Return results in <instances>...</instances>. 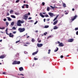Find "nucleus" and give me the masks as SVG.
<instances>
[{
    "mask_svg": "<svg viewBox=\"0 0 78 78\" xmlns=\"http://www.w3.org/2000/svg\"><path fill=\"white\" fill-rule=\"evenodd\" d=\"M58 22V20H56L53 23V25H55Z\"/></svg>",
    "mask_w": 78,
    "mask_h": 78,
    "instance_id": "obj_11",
    "label": "nucleus"
},
{
    "mask_svg": "<svg viewBox=\"0 0 78 78\" xmlns=\"http://www.w3.org/2000/svg\"><path fill=\"white\" fill-rule=\"evenodd\" d=\"M72 11H75V9H72Z\"/></svg>",
    "mask_w": 78,
    "mask_h": 78,
    "instance_id": "obj_59",
    "label": "nucleus"
},
{
    "mask_svg": "<svg viewBox=\"0 0 78 78\" xmlns=\"http://www.w3.org/2000/svg\"><path fill=\"white\" fill-rule=\"evenodd\" d=\"M35 32V33H38V30H36Z\"/></svg>",
    "mask_w": 78,
    "mask_h": 78,
    "instance_id": "obj_56",
    "label": "nucleus"
},
{
    "mask_svg": "<svg viewBox=\"0 0 78 78\" xmlns=\"http://www.w3.org/2000/svg\"><path fill=\"white\" fill-rule=\"evenodd\" d=\"M48 14L51 17H53V16L54 14L53 13H51V12H49L48 13Z\"/></svg>",
    "mask_w": 78,
    "mask_h": 78,
    "instance_id": "obj_4",
    "label": "nucleus"
},
{
    "mask_svg": "<svg viewBox=\"0 0 78 78\" xmlns=\"http://www.w3.org/2000/svg\"><path fill=\"white\" fill-rule=\"evenodd\" d=\"M9 37H12L13 38V37H14V35L13 34H12L11 33H10L9 35Z\"/></svg>",
    "mask_w": 78,
    "mask_h": 78,
    "instance_id": "obj_7",
    "label": "nucleus"
},
{
    "mask_svg": "<svg viewBox=\"0 0 78 78\" xmlns=\"http://www.w3.org/2000/svg\"><path fill=\"white\" fill-rule=\"evenodd\" d=\"M30 43H25L26 44H27L28 45H29V44H30Z\"/></svg>",
    "mask_w": 78,
    "mask_h": 78,
    "instance_id": "obj_46",
    "label": "nucleus"
},
{
    "mask_svg": "<svg viewBox=\"0 0 78 78\" xmlns=\"http://www.w3.org/2000/svg\"><path fill=\"white\" fill-rule=\"evenodd\" d=\"M2 74H4V75H7V74L5 72L2 73Z\"/></svg>",
    "mask_w": 78,
    "mask_h": 78,
    "instance_id": "obj_34",
    "label": "nucleus"
},
{
    "mask_svg": "<svg viewBox=\"0 0 78 78\" xmlns=\"http://www.w3.org/2000/svg\"><path fill=\"white\" fill-rule=\"evenodd\" d=\"M5 28V27H3L2 28L0 27V29H1V30H4Z\"/></svg>",
    "mask_w": 78,
    "mask_h": 78,
    "instance_id": "obj_32",
    "label": "nucleus"
},
{
    "mask_svg": "<svg viewBox=\"0 0 78 78\" xmlns=\"http://www.w3.org/2000/svg\"><path fill=\"white\" fill-rule=\"evenodd\" d=\"M75 30L76 31V30H78V27L75 28Z\"/></svg>",
    "mask_w": 78,
    "mask_h": 78,
    "instance_id": "obj_39",
    "label": "nucleus"
},
{
    "mask_svg": "<svg viewBox=\"0 0 78 78\" xmlns=\"http://www.w3.org/2000/svg\"><path fill=\"white\" fill-rule=\"evenodd\" d=\"M49 27V26L48 25H46L44 26V28H48Z\"/></svg>",
    "mask_w": 78,
    "mask_h": 78,
    "instance_id": "obj_23",
    "label": "nucleus"
},
{
    "mask_svg": "<svg viewBox=\"0 0 78 78\" xmlns=\"http://www.w3.org/2000/svg\"><path fill=\"white\" fill-rule=\"evenodd\" d=\"M40 16H41L42 17H44V15H42V13H40Z\"/></svg>",
    "mask_w": 78,
    "mask_h": 78,
    "instance_id": "obj_15",
    "label": "nucleus"
},
{
    "mask_svg": "<svg viewBox=\"0 0 78 78\" xmlns=\"http://www.w3.org/2000/svg\"><path fill=\"white\" fill-rule=\"evenodd\" d=\"M6 34H7V35H9V34H8V32H6Z\"/></svg>",
    "mask_w": 78,
    "mask_h": 78,
    "instance_id": "obj_48",
    "label": "nucleus"
},
{
    "mask_svg": "<svg viewBox=\"0 0 78 78\" xmlns=\"http://www.w3.org/2000/svg\"><path fill=\"white\" fill-rule=\"evenodd\" d=\"M0 42H2V40H0Z\"/></svg>",
    "mask_w": 78,
    "mask_h": 78,
    "instance_id": "obj_60",
    "label": "nucleus"
},
{
    "mask_svg": "<svg viewBox=\"0 0 78 78\" xmlns=\"http://www.w3.org/2000/svg\"><path fill=\"white\" fill-rule=\"evenodd\" d=\"M14 12V11L13 10H11L10 11V14H12V12Z\"/></svg>",
    "mask_w": 78,
    "mask_h": 78,
    "instance_id": "obj_22",
    "label": "nucleus"
},
{
    "mask_svg": "<svg viewBox=\"0 0 78 78\" xmlns=\"http://www.w3.org/2000/svg\"><path fill=\"white\" fill-rule=\"evenodd\" d=\"M58 49H59L58 48H57V49L54 51L55 52H56V51H57Z\"/></svg>",
    "mask_w": 78,
    "mask_h": 78,
    "instance_id": "obj_29",
    "label": "nucleus"
},
{
    "mask_svg": "<svg viewBox=\"0 0 78 78\" xmlns=\"http://www.w3.org/2000/svg\"><path fill=\"white\" fill-rule=\"evenodd\" d=\"M50 7H51V8H52V9H54L55 8V7H53V6H50Z\"/></svg>",
    "mask_w": 78,
    "mask_h": 78,
    "instance_id": "obj_43",
    "label": "nucleus"
},
{
    "mask_svg": "<svg viewBox=\"0 0 78 78\" xmlns=\"http://www.w3.org/2000/svg\"><path fill=\"white\" fill-rule=\"evenodd\" d=\"M15 14H16V15H19V14H20V13L19 12H15Z\"/></svg>",
    "mask_w": 78,
    "mask_h": 78,
    "instance_id": "obj_24",
    "label": "nucleus"
},
{
    "mask_svg": "<svg viewBox=\"0 0 78 78\" xmlns=\"http://www.w3.org/2000/svg\"><path fill=\"white\" fill-rule=\"evenodd\" d=\"M7 19H8V20H9V21H11V18H10V17H7Z\"/></svg>",
    "mask_w": 78,
    "mask_h": 78,
    "instance_id": "obj_20",
    "label": "nucleus"
},
{
    "mask_svg": "<svg viewBox=\"0 0 78 78\" xmlns=\"http://www.w3.org/2000/svg\"><path fill=\"white\" fill-rule=\"evenodd\" d=\"M37 41L38 42H41V40H40V39H39V38H38L37 39Z\"/></svg>",
    "mask_w": 78,
    "mask_h": 78,
    "instance_id": "obj_21",
    "label": "nucleus"
},
{
    "mask_svg": "<svg viewBox=\"0 0 78 78\" xmlns=\"http://www.w3.org/2000/svg\"><path fill=\"white\" fill-rule=\"evenodd\" d=\"M20 41L19 40L18 41H16V44H17V43H18V42H20Z\"/></svg>",
    "mask_w": 78,
    "mask_h": 78,
    "instance_id": "obj_38",
    "label": "nucleus"
},
{
    "mask_svg": "<svg viewBox=\"0 0 78 78\" xmlns=\"http://www.w3.org/2000/svg\"><path fill=\"white\" fill-rule=\"evenodd\" d=\"M24 46H25L26 47H27V46H28V45H27L26 44H24Z\"/></svg>",
    "mask_w": 78,
    "mask_h": 78,
    "instance_id": "obj_55",
    "label": "nucleus"
},
{
    "mask_svg": "<svg viewBox=\"0 0 78 78\" xmlns=\"http://www.w3.org/2000/svg\"><path fill=\"white\" fill-rule=\"evenodd\" d=\"M38 22L37 21H36V22H35V23H34V24L35 25V24H36V23H37Z\"/></svg>",
    "mask_w": 78,
    "mask_h": 78,
    "instance_id": "obj_47",
    "label": "nucleus"
},
{
    "mask_svg": "<svg viewBox=\"0 0 78 78\" xmlns=\"http://www.w3.org/2000/svg\"><path fill=\"white\" fill-rule=\"evenodd\" d=\"M45 20H46V19H44V22H45Z\"/></svg>",
    "mask_w": 78,
    "mask_h": 78,
    "instance_id": "obj_52",
    "label": "nucleus"
},
{
    "mask_svg": "<svg viewBox=\"0 0 78 78\" xmlns=\"http://www.w3.org/2000/svg\"><path fill=\"white\" fill-rule=\"evenodd\" d=\"M58 44H60V43H60V42H59V41H58Z\"/></svg>",
    "mask_w": 78,
    "mask_h": 78,
    "instance_id": "obj_62",
    "label": "nucleus"
},
{
    "mask_svg": "<svg viewBox=\"0 0 78 78\" xmlns=\"http://www.w3.org/2000/svg\"><path fill=\"white\" fill-rule=\"evenodd\" d=\"M5 58V56L4 55H1L0 56V58L1 59H3Z\"/></svg>",
    "mask_w": 78,
    "mask_h": 78,
    "instance_id": "obj_16",
    "label": "nucleus"
},
{
    "mask_svg": "<svg viewBox=\"0 0 78 78\" xmlns=\"http://www.w3.org/2000/svg\"><path fill=\"white\" fill-rule=\"evenodd\" d=\"M58 27H57L56 26H55L54 28V30H57V29H58Z\"/></svg>",
    "mask_w": 78,
    "mask_h": 78,
    "instance_id": "obj_18",
    "label": "nucleus"
},
{
    "mask_svg": "<svg viewBox=\"0 0 78 78\" xmlns=\"http://www.w3.org/2000/svg\"><path fill=\"white\" fill-rule=\"evenodd\" d=\"M25 6H26V8H28V5L27 4H26L25 5Z\"/></svg>",
    "mask_w": 78,
    "mask_h": 78,
    "instance_id": "obj_30",
    "label": "nucleus"
},
{
    "mask_svg": "<svg viewBox=\"0 0 78 78\" xmlns=\"http://www.w3.org/2000/svg\"><path fill=\"white\" fill-rule=\"evenodd\" d=\"M18 30L20 33H22V32H23L25 30V29L24 28H19Z\"/></svg>",
    "mask_w": 78,
    "mask_h": 78,
    "instance_id": "obj_3",
    "label": "nucleus"
},
{
    "mask_svg": "<svg viewBox=\"0 0 78 78\" xmlns=\"http://www.w3.org/2000/svg\"><path fill=\"white\" fill-rule=\"evenodd\" d=\"M11 17H12V18H13L14 19H16V16L14 15H11Z\"/></svg>",
    "mask_w": 78,
    "mask_h": 78,
    "instance_id": "obj_17",
    "label": "nucleus"
},
{
    "mask_svg": "<svg viewBox=\"0 0 78 78\" xmlns=\"http://www.w3.org/2000/svg\"><path fill=\"white\" fill-rule=\"evenodd\" d=\"M14 22H12V23H11V25L12 26L13 25H14Z\"/></svg>",
    "mask_w": 78,
    "mask_h": 78,
    "instance_id": "obj_27",
    "label": "nucleus"
},
{
    "mask_svg": "<svg viewBox=\"0 0 78 78\" xmlns=\"http://www.w3.org/2000/svg\"><path fill=\"white\" fill-rule=\"evenodd\" d=\"M31 41H32V42H34V41H35V40H34V39L33 38L32 39Z\"/></svg>",
    "mask_w": 78,
    "mask_h": 78,
    "instance_id": "obj_25",
    "label": "nucleus"
},
{
    "mask_svg": "<svg viewBox=\"0 0 78 78\" xmlns=\"http://www.w3.org/2000/svg\"><path fill=\"white\" fill-rule=\"evenodd\" d=\"M28 14H25L24 15V19H25L26 20H27V19H28Z\"/></svg>",
    "mask_w": 78,
    "mask_h": 78,
    "instance_id": "obj_8",
    "label": "nucleus"
},
{
    "mask_svg": "<svg viewBox=\"0 0 78 78\" xmlns=\"http://www.w3.org/2000/svg\"><path fill=\"white\" fill-rule=\"evenodd\" d=\"M25 21L23 20L21 21V20H18V23L17 24V26L19 27H21L22 26V24L20 23H24Z\"/></svg>",
    "mask_w": 78,
    "mask_h": 78,
    "instance_id": "obj_1",
    "label": "nucleus"
},
{
    "mask_svg": "<svg viewBox=\"0 0 78 78\" xmlns=\"http://www.w3.org/2000/svg\"><path fill=\"white\" fill-rule=\"evenodd\" d=\"M47 32H46L45 33H44V35H45H45H46V34H47Z\"/></svg>",
    "mask_w": 78,
    "mask_h": 78,
    "instance_id": "obj_42",
    "label": "nucleus"
},
{
    "mask_svg": "<svg viewBox=\"0 0 78 78\" xmlns=\"http://www.w3.org/2000/svg\"><path fill=\"white\" fill-rule=\"evenodd\" d=\"M7 16H9V12H8L6 14Z\"/></svg>",
    "mask_w": 78,
    "mask_h": 78,
    "instance_id": "obj_45",
    "label": "nucleus"
},
{
    "mask_svg": "<svg viewBox=\"0 0 78 78\" xmlns=\"http://www.w3.org/2000/svg\"><path fill=\"white\" fill-rule=\"evenodd\" d=\"M1 33H3V32L1 31Z\"/></svg>",
    "mask_w": 78,
    "mask_h": 78,
    "instance_id": "obj_64",
    "label": "nucleus"
},
{
    "mask_svg": "<svg viewBox=\"0 0 78 78\" xmlns=\"http://www.w3.org/2000/svg\"><path fill=\"white\" fill-rule=\"evenodd\" d=\"M48 54H50V51H51V50L50 49H49L48 50Z\"/></svg>",
    "mask_w": 78,
    "mask_h": 78,
    "instance_id": "obj_31",
    "label": "nucleus"
},
{
    "mask_svg": "<svg viewBox=\"0 0 78 78\" xmlns=\"http://www.w3.org/2000/svg\"><path fill=\"white\" fill-rule=\"evenodd\" d=\"M6 26L8 27V25H9V23H8V22H6Z\"/></svg>",
    "mask_w": 78,
    "mask_h": 78,
    "instance_id": "obj_26",
    "label": "nucleus"
},
{
    "mask_svg": "<svg viewBox=\"0 0 78 78\" xmlns=\"http://www.w3.org/2000/svg\"><path fill=\"white\" fill-rule=\"evenodd\" d=\"M61 58H63V55H61Z\"/></svg>",
    "mask_w": 78,
    "mask_h": 78,
    "instance_id": "obj_51",
    "label": "nucleus"
},
{
    "mask_svg": "<svg viewBox=\"0 0 78 78\" xmlns=\"http://www.w3.org/2000/svg\"><path fill=\"white\" fill-rule=\"evenodd\" d=\"M77 17V15H76L75 16H74V17L73 18H72L71 20L72 21H73V20H75V19Z\"/></svg>",
    "mask_w": 78,
    "mask_h": 78,
    "instance_id": "obj_9",
    "label": "nucleus"
},
{
    "mask_svg": "<svg viewBox=\"0 0 78 78\" xmlns=\"http://www.w3.org/2000/svg\"><path fill=\"white\" fill-rule=\"evenodd\" d=\"M20 71H22L23 70V68L22 67H20L19 68Z\"/></svg>",
    "mask_w": 78,
    "mask_h": 78,
    "instance_id": "obj_12",
    "label": "nucleus"
},
{
    "mask_svg": "<svg viewBox=\"0 0 78 78\" xmlns=\"http://www.w3.org/2000/svg\"><path fill=\"white\" fill-rule=\"evenodd\" d=\"M42 5L43 6H44V5H45V3L43 2L42 3Z\"/></svg>",
    "mask_w": 78,
    "mask_h": 78,
    "instance_id": "obj_41",
    "label": "nucleus"
},
{
    "mask_svg": "<svg viewBox=\"0 0 78 78\" xmlns=\"http://www.w3.org/2000/svg\"><path fill=\"white\" fill-rule=\"evenodd\" d=\"M47 10L48 11H50V8L49 7H47Z\"/></svg>",
    "mask_w": 78,
    "mask_h": 78,
    "instance_id": "obj_28",
    "label": "nucleus"
},
{
    "mask_svg": "<svg viewBox=\"0 0 78 78\" xmlns=\"http://www.w3.org/2000/svg\"><path fill=\"white\" fill-rule=\"evenodd\" d=\"M22 8H24V6H22Z\"/></svg>",
    "mask_w": 78,
    "mask_h": 78,
    "instance_id": "obj_63",
    "label": "nucleus"
},
{
    "mask_svg": "<svg viewBox=\"0 0 78 78\" xmlns=\"http://www.w3.org/2000/svg\"><path fill=\"white\" fill-rule=\"evenodd\" d=\"M27 15H30V12L28 13Z\"/></svg>",
    "mask_w": 78,
    "mask_h": 78,
    "instance_id": "obj_57",
    "label": "nucleus"
},
{
    "mask_svg": "<svg viewBox=\"0 0 78 78\" xmlns=\"http://www.w3.org/2000/svg\"><path fill=\"white\" fill-rule=\"evenodd\" d=\"M3 20L5 22V21H6V18H5V19H3Z\"/></svg>",
    "mask_w": 78,
    "mask_h": 78,
    "instance_id": "obj_44",
    "label": "nucleus"
},
{
    "mask_svg": "<svg viewBox=\"0 0 78 78\" xmlns=\"http://www.w3.org/2000/svg\"><path fill=\"white\" fill-rule=\"evenodd\" d=\"M76 35H78V31L76 32Z\"/></svg>",
    "mask_w": 78,
    "mask_h": 78,
    "instance_id": "obj_50",
    "label": "nucleus"
},
{
    "mask_svg": "<svg viewBox=\"0 0 78 78\" xmlns=\"http://www.w3.org/2000/svg\"><path fill=\"white\" fill-rule=\"evenodd\" d=\"M37 53H38V51H36L34 52L32 54V55H35L37 54Z\"/></svg>",
    "mask_w": 78,
    "mask_h": 78,
    "instance_id": "obj_14",
    "label": "nucleus"
},
{
    "mask_svg": "<svg viewBox=\"0 0 78 78\" xmlns=\"http://www.w3.org/2000/svg\"><path fill=\"white\" fill-rule=\"evenodd\" d=\"M45 17H48V15H45L44 16Z\"/></svg>",
    "mask_w": 78,
    "mask_h": 78,
    "instance_id": "obj_36",
    "label": "nucleus"
},
{
    "mask_svg": "<svg viewBox=\"0 0 78 78\" xmlns=\"http://www.w3.org/2000/svg\"><path fill=\"white\" fill-rule=\"evenodd\" d=\"M65 14H68V12H66V13H65Z\"/></svg>",
    "mask_w": 78,
    "mask_h": 78,
    "instance_id": "obj_61",
    "label": "nucleus"
},
{
    "mask_svg": "<svg viewBox=\"0 0 78 78\" xmlns=\"http://www.w3.org/2000/svg\"><path fill=\"white\" fill-rule=\"evenodd\" d=\"M12 29H13V30H16V28L15 27H13L12 28Z\"/></svg>",
    "mask_w": 78,
    "mask_h": 78,
    "instance_id": "obj_37",
    "label": "nucleus"
},
{
    "mask_svg": "<svg viewBox=\"0 0 78 78\" xmlns=\"http://www.w3.org/2000/svg\"><path fill=\"white\" fill-rule=\"evenodd\" d=\"M49 20H50V19H47V21H49Z\"/></svg>",
    "mask_w": 78,
    "mask_h": 78,
    "instance_id": "obj_53",
    "label": "nucleus"
},
{
    "mask_svg": "<svg viewBox=\"0 0 78 78\" xmlns=\"http://www.w3.org/2000/svg\"><path fill=\"white\" fill-rule=\"evenodd\" d=\"M6 32H7L8 31V29H6L5 30Z\"/></svg>",
    "mask_w": 78,
    "mask_h": 78,
    "instance_id": "obj_54",
    "label": "nucleus"
},
{
    "mask_svg": "<svg viewBox=\"0 0 78 78\" xmlns=\"http://www.w3.org/2000/svg\"><path fill=\"white\" fill-rule=\"evenodd\" d=\"M46 14V12H43V13H42V14Z\"/></svg>",
    "mask_w": 78,
    "mask_h": 78,
    "instance_id": "obj_49",
    "label": "nucleus"
},
{
    "mask_svg": "<svg viewBox=\"0 0 78 78\" xmlns=\"http://www.w3.org/2000/svg\"><path fill=\"white\" fill-rule=\"evenodd\" d=\"M38 59V58L34 57V60H35V61H36V60H37Z\"/></svg>",
    "mask_w": 78,
    "mask_h": 78,
    "instance_id": "obj_35",
    "label": "nucleus"
},
{
    "mask_svg": "<svg viewBox=\"0 0 78 78\" xmlns=\"http://www.w3.org/2000/svg\"><path fill=\"white\" fill-rule=\"evenodd\" d=\"M64 45L62 43H60L59 44L58 46L59 47H63Z\"/></svg>",
    "mask_w": 78,
    "mask_h": 78,
    "instance_id": "obj_10",
    "label": "nucleus"
},
{
    "mask_svg": "<svg viewBox=\"0 0 78 78\" xmlns=\"http://www.w3.org/2000/svg\"><path fill=\"white\" fill-rule=\"evenodd\" d=\"M16 32H17L16 31H14V32H13L12 33L13 34H16Z\"/></svg>",
    "mask_w": 78,
    "mask_h": 78,
    "instance_id": "obj_40",
    "label": "nucleus"
},
{
    "mask_svg": "<svg viewBox=\"0 0 78 78\" xmlns=\"http://www.w3.org/2000/svg\"><path fill=\"white\" fill-rule=\"evenodd\" d=\"M12 64H20V61H14V62L12 63Z\"/></svg>",
    "mask_w": 78,
    "mask_h": 78,
    "instance_id": "obj_2",
    "label": "nucleus"
},
{
    "mask_svg": "<svg viewBox=\"0 0 78 78\" xmlns=\"http://www.w3.org/2000/svg\"><path fill=\"white\" fill-rule=\"evenodd\" d=\"M37 45L38 47H42L43 44H39L38 43L37 44Z\"/></svg>",
    "mask_w": 78,
    "mask_h": 78,
    "instance_id": "obj_5",
    "label": "nucleus"
},
{
    "mask_svg": "<svg viewBox=\"0 0 78 78\" xmlns=\"http://www.w3.org/2000/svg\"><path fill=\"white\" fill-rule=\"evenodd\" d=\"M63 6L64 8H66V5L65 3H63Z\"/></svg>",
    "mask_w": 78,
    "mask_h": 78,
    "instance_id": "obj_19",
    "label": "nucleus"
},
{
    "mask_svg": "<svg viewBox=\"0 0 78 78\" xmlns=\"http://www.w3.org/2000/svg\"><path fill=\"white\" fill-rule=\"evenodd\" d=\"M19 1H20V0H17L16 1V3H19Z\"/></svg>",
    "mask_w": 78,
    "mask_h": 78,
    "instance_id": "obj_33",
    "label": "nucleus"
},
{
    "mask_svg": "<svg viewBox=\"0 0 78 78\" xmlns=\"http://www.w3.org/2000/svg\"><path fill=\"white\" fill-rule=\"evenodd\" d=\"M58 16H59V15H57L56 17L54 19V20H53V21L54 22V21H55V20H56V19H57V18H58Z\"/></svg>",
    "mask_w": 78,
    "mask_h": 78,
    "instance_id": "obj_13",
    "label": "nucleus"
},
{
    "mask_svg": "<svg viewBox=\"0 0 78 78\" xmlns=\"http://www.w3.org/2000/svg\"><path fill=\"white\" fill-rule=\"evenodd\" d=\"M28 19H31V17H30Z\"/></svg>",
    "mask_w": 78,
    "mask_h": 78,
    "instance_id": "obj_58",
    "label": "nucleus"
},
{
    "mask_svg": "<svg viewBox=\"0 0 78 78\" xmlns=\"http://www.w3.org/2000/svg\"><path fill=\"white\" fill-rule=\"evenodd\" d=\"M73 40H74L73 39L71 38V39H69L68 40V42H72L73 41Z\"/></svg>",
    "mask_w": 78,
    "mask_h": 78,
    "instance_id": "obj_6",
    "label": "nucleus"
}]
</instances>
